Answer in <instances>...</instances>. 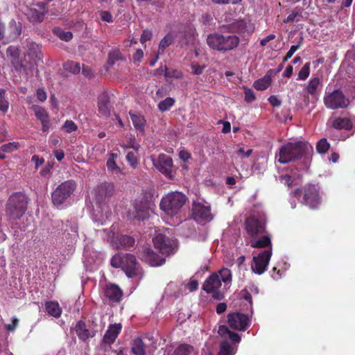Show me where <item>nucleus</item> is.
Instances as JSON below:
<instances>
[{
  "instance_id": "1",
  "label": "nucleus",
  "mask_w": 355,
  "mask_h": 355,
  "mask_svg": "<svg viewBox=\"0 0 355 355\" xmlns=\"http://www.w3.org/2000/svg\"><path fill=\"white\" fill-rule=\"evenodd\" d=\"M30 199L24 192H14L12 193L6 204V216L9 220H19L28 209Z\"/></svg>"
},
{
  "instance_id": "2",
  "label": "nucleus",
  "mask_w": 355,
  "mask_h": 355,
  "mask_svg": "<svg viewBox=\"0 0 355 355\" xmlns=\"http://www.w3.org/2000/svg\"><path fill=\"white\" fill-rule=\"evenodd\" d=\"M312 150L308 142H288L279 149L278 162L283 164L295 162L309 154Z\"/></svg>"
},
{
  "instance_id": "3",
  "label": "nucleus",
  "mask_w": 355,
  "mask_h": 355,
  "mask_svg": "<svg viewBox=\"0 0 355 355\" xmlns=\"http://www.w3.org/2000/svg\"><path fill=\"white\" fill-rule=\"evenodd\" d=\"M240 39L234 35H223L218 33L207 35V44L210 49L225 53L238 47Z\"/></svg>"
},
{
  "instance_id": "4",
  "label": "nucleus",
  "mask_w": 355,
  "mask_h": 355,
  "mask_svg": "<svg viewBox=\"0 0 355 355\" xmlns=\"http://www.w3.org/2000/svg\"><path fill=\"white\" fill-rule=\"evenodd\" d=\"M111 266L114 268H121L128 277L139 274V264L135 255L130 253H117L111 259Z\"/></svg>"
},
{
  "instance_id": "5",
  "label": "nucleus",
  "mask_w": 355,
  "mask_h": 355,
  "mask_svg": "<svg viewBox=\"0 0 355 355\" xmlns=\"http://www.w3.org/2000/svg\"><path fill=\"white\" fill-rule=\"evenodd\" d=\"M187 197L178 191L170 192L163 196L159 207L167 215L175 216L179 213L185 204Z\"/></svg>"
},
{
  "instance_id": "6",
  "label": "nucleus",
  "mask_w": 355,
  "mask_h": 355,
  "mask_svg": "<svg viewBox=\"0 0 355 355\" xmlns=\"http://www.w3.org/2000/svg\"><path fill=\"white\" fill-rule=\"evenodd\" d=\"M266 216L264 213L252 214L244 221L245 230L249 236L256 238L266 233Z\"/></svg>"
},
{
  "instance_id": "7",
  "label": "nucleus",
  "mask_w": 355,
  "mask_h": 355,
  "mask_svg": "<svg viewBox=\"0 0 355 355\" xmlns=\"http://www.w3.org/2000/svg\"><path fill=\"white\" fill-rule=\"evenodd\" d=\"M76 187V182L73 180H69L62 182L51 193L53 204L57 207L64 204L73 194Z\"/></svg>"
},
{
  "instance_id": "8",
  "label": "nucleus",
  "mask_w": 355,
  "mask_h": 355,
  "mask_svg": "<svg viewBox=\"0 0 355 355\" xmlns=\"http://www.w3.org/2000/svg\"><path fill=\"white\" fill-rule=\"evenodd\" d=\"M349 100L343 92L339 89H334L333 92L326 93L324 96V104L330 110H339L347 108L349 105Z\"/></svg>"
},
{
  "instance_id": "9",
  "label": "nucleus",
  "mask_w": 355,
  "mask_h": 355,
  "mask_svg": "<svg viewBox=\"0 0 355 355\" xmlns=\"http://www.w3.org/2000/svg\"><path fill=\"white\" fill-rule=\"evenodd\" d=\"M150 159L153 162V166L160 173L164 174L166 178L173 180L174 175L173 173V159L172 158L164 153H161L155 159L154 156H150Z\"/></svg>"
},
{
  "instance_id": "10",
  "label": "nucleus",
  "mask_w": 355,
  "mask_h": 355,
  "mask_svg": "<svg viewBox=\"0 0 355 355\" xmlns=\"http://www.w3.org/2000/svg\"><path fill=\"white\" fill-rule=\"evenodd\" d=\"M220 286L221 282L219 275L214 272L205 279L202 285V289L207 293H211L214 300H221L224 298V294L220 290Z\"/></svg>"
},
{
  "instance_id": "11",
  "label": "nucleus",
  "mask_w": 355,
  "mask_h": 355,
  "mask_svg": "<svg viewBox=\"0 0 355 355\" xmlns=\"http://www.w3.org/2000/svg\"><path fill=\"white\" fill-rule=\"evenodd\" d=\"M303 203L311 209H318L321 203V197L316 185L309 184L304 186Z\"/></svg>"
},
{
  "instance_id": "12",
  "label": "nucleus",
  "mask_w": 355,
  "mask_h": 355,
  "mask_svg": "<svg viewBox=\"0 0 355 355\" xmlns=\"http://www.w3.org/2000/svg\"><path fill=\"white\" fill-rule=\"evenodd\" d=\"M153 243L159 252L165 255L173 254L176 247L175 241L163 234H157L153 239Z\"/></svg>"
},
{
  "instance_id": "13",
  "label": "nucleus",
  "mask_w": 355,
  "mask_h": 355,
  "mask_svg": "<svg viewBox=\"0 0 355 355\" xmlns=\"http://www.w3.org/2000/svg\"><path fill=\"white\" fill-rule=\"evenodd\" d=\"M227 323L234 329L245 331L250 326V318L248 315L240 312L230 313L227 315Z\"/></svg>"
},
{
  "instance_id": "14",
  "label": "nucleus",
  "mask_w": 355,
  "mask_h": 355,
  "mask_svg": "<svg viewBox=\"0 0 355 355\" xmlns=\"http://www.w3.org/2000/svg\"><path fill=\"white\" fill-rule=\"evenodd\" d=\"M139 256L143 261L153 267L162 266L166 261L165 258L155 253L149 245L141 247L139 250Z\"/></svg>"
},
{
  "instance_id": "15",
  "label": "nucleus",
  "mask_w": 355,
  "mask_h": 355,
  "mask_svg": "<svg viewBox=\"0 0 355 355\" xmlns=\"http://www.w3.org/2000/svg\"><path fill=\"white\" fill-rule=\"evenodd\" d=\"M271 256L272 250H265L254 257L253 264L251 266L252 271L258 275L263 274L267 270Z\"/></svg>"
},
{
  "instance_id": "16",
  "label": "nucleus",
  "mask_w": 355,
  "mask_h": 355,
  "mask_svg": "<svg viewBox=\"0 0 355 355\" xmlns=\"http://www.w3.org/2000/svg\"><path fill=\"white\" fill-rule=\"evenodd\" d=\"M37 64L34 60L28 59L24 55V58H19L18 62L13 67L16 71L26 76H32L33 71L37 69Z\"/></svg>"
},
{
  "instance_id": "17",
  "label": "nucleus",
  "mask_w": 355,
  "mask_h": 355,
  "mask_svg": "<svg viewBox=\"0 0 355 355\" xmlns=\"http://www.w3.org/2000/svg\"><path fill=\"white\" fill-rule=\"evenodd\" d=\"M192 214L194 220L198 222L211 221L213 219L211 207L209 205H205L201 202H193Z\"/></svg>"
},
{
  "instance_id": "18",
  "label": "nucleus",
  "mask_w": 355,
  "mask_h": 355,
  "mask_svg": "<svg viewBox=\"0 0 355 355\" xmlns=\"http://www.w3.org/2000/svg\"><path fill=\"white\" fill-rule=\"evenodd\" d=\"M223 26L228 29L229 32L238 34L247 33L248 35H250L254 31V26L250 21H247L245 19H238Z\"/></svg>"
},
{
  "instance_id": "19",
  "label": "nucleus",
  "mask_w": 355,
  "mask_h": 355,
  "mask_svg": "<svg viewBox=\"0 0 355 355\" xmlns=\"http://www.w3.org/2000/svg\"><path fill=\"white\" fill-rule=\"evenodd\" d=\"M47 12L48 9L46 3L40 2L28 8L26 15L31 22H41L44 20Z\"/></svg>"
},
{
  "instance_id": "20",
  "label": "nucleus",
  "mask_w": 355,
  "mask_h": 355,
  "mask_svg": "<svg viewBox=\"0 0 355 355\" xmlns=\"http://www.w3.org/2000/svg\"><path fill=\"white\" fill-rule=\"evenodd\" d=\"M115 193V187L113 183L104 182L96 187V196L99 202L109 200Z\"/></svg>"
},
{
  "instance_id": "21",
  "label": "nucleus",
  "mask_w": 355,
  "mask_h": 355,
  "mask_svg": "<svg viewBox=\"0 0 355 355\" xmlns=\"http://www.w3.org/2000/svg\"><path fill=\"white\" fill-rule=\"evenodd\" d=\"M123 294L122 290L114 284H107L104 289V296L108 300L109 304L120 302Z\"/></svg>"
},
{
  "instance_id": "22",
  "label": "nucleus",
  "mask_w": 355,
  "mask_h": 355,
  "mask_svg": "<svg viewBox=\"0 0 355 355\" xmlns=\"http://www.w3.org/2000/svg\"><path fill=\"white\" fill-rule=\"evenodd\" d=\"M31 108L34 112L37 119L40 121L42 132H48L50 128V116L46 110L37 105H33Z\"/></svg>"
},
{
  "instance_id": "23",
  "label": "nucleus",
  "mask_w": 355,
  "mask_h": 355,
  "mask_svg": "<svg viewBox=\"0 0 355 355\" xmlns=\"http://www.w3.org/2000/svg\"><path fill=\"white\" fill-rule=\"evenodd\" d=\"M97 100L98 111L99 114L105 118H108L110 115V110L112 107L109 94L107 92H102L98 95Z\"/></svg>"
},
{
  "instance_id": "24",
  "label": "nucleus",
  "mask_w": 355,
  "mask_h": 355,
  "mask_svg": "<svg viewBox=\"0 0 355 355\" xmlns=\"http://www.w3.org/2000/svg\"><path fill=\"white\" fill-rule=\"evenodd\" d=\"M121 329L122 325L121 323L110 324L103 336L102 343L108 345L114 343L120 334Z\"/></svg>"
},
{
  "instance_id": "25",
  "label": "nucleus",
  "mask_w": 355,
  "mask_h": 355,
  "mask_svg": "<svg viewBox=\"0 0 355 355\" xmlns=\"http://www.w3.org/2000/svg\"><path fill=\"white\" fill-rule=\"evenodd\" d=\"M27 51L24 54L28 59L34 60L37 64L38 62H42V53L37 44L33 42H28L26 44Z\"/></svg>"
},
{
  "instance_id": "26",
  "label": "nucleus",
  "mask_w": 355,
  "mask_h": 355,
  "mask_svg": "<svg viewBox=\"0 0 355 355\" xmlns=\"http://www.w3.org/2000/svg\"><path fill=\"white\" fill-rule=\"evenodd\" d=\"M75 330L79 339L83 341L87 340L89 337L94 336V335L91 334L90 331L87 329L86 324L83 320L77 322Z\"/></svg>"
},
{
  "instance_id": "27",
  "label": "nucleus",
  "mask_w": 355,
  "mask_h": 355,
  "mask_svg": "<svg viewBox=\"0 0 355 355\" xmlns=\"http://www.w3.org/2000/svg\"><path fill=\"white\" fill-rule=\"evenodd\" d=\"M134 218L137 220H144L149 217V209L142 202L137 203L135 205V211L133 212Z\"/></svg>"
},
{
  "instance_id": "28",
  "label": "nucleus",
  "mask_w": 355,
  "mask_h": 355,
  "mask_svg": "<svg viewBox=\"0 0 355 355\" xmlns=\"http://www.w3.org/2000/svg\"><path fill=\"white\" fill-rule=\"evenodd\" d=\"M321 85V81L319 78H312L308 82V84L304 87V90L308 94H310L312 97L317 98L318 87Z\"/></svg>"
},
{
  "instance_id": "29",
  "label": "nucleus",
  "mask_w": 355,
  "mask_h": 355,
  "mask_svg": "<svg viewBox=\"0 0 355 355\" xmlns=\"http://www.w3.org/2000/svg\"><path fill=\"white\" fill-rule=\"evenodd\" d=\"M218 333L221 337H228L232 341L236 343H239L241 339L237 333L230 331L226 325H220Z\"/></svg>"
},
{
  "instance_id": "30",
  "label": "nucleus",
  "mask_w": 355,
  "mask_h": 355,
  "mask_svg": "<svg viewBox=\"0 0 355 355\" xmlns=\"http://www.w3.org/2000/svg\"><path fill=\"white\" fill-rule=\"evenodd\" d=\"M272 70H270L263 77L255 80L254 82V87L259 91L266 89L271 84V75L270 73Z\"/></svg>"
},
{
  "instance_id": "31",
  "label": "nucleus",
  "mask_w": 355,
  "mask_h": 355,
  "mask_svg": "<svg viewBox=\"0 0 355 355\" xmlns=\"http://www.w3.org/2000/svg\"><path fill=\"white\" fill-rule=\"evenodd\" d=\"M146 345L141 338H136L131 343V352L135 355H146Z\"/></svg>"
},
{
  "instance_id": "32",
  "label": "nucleus",
  "mask_w": 355,
  "mask_h": 355,
  "mask_svg": "<svg viewBox=\"0 0 355 355\" xmlns=\"http://www.w3.org/2000/svg\"><path fill=\"white\" fill-rule=\"evenodd\" d=\"M129 114L130 116L131 120L135 129L137 130L144 132V126L146 124V120L144 117L139 114H136L133 112L132 111H130Z\"/></svg>"
},
{
  "instance_id": "33",
  "label": "nucleus",
  "mask_w": 355,
  "mask_h": 355,
  "mask_svg": "<svg viewBox=\"0 0 355 355\" xmlns=\"http://www.w3.org/2000/svg\"><path fill=\"white\" fill-rule=\"evenodd\" d=\"M45 309L47 313L54 318H58L62 314V309L57 302H46L45 304Z\"/></svg>"
},
{
  "instance_id": "34",
  "label": "nucleus",
  "mask_w": 355,
  "mask_h": 355,
  "mask_svg": "<svg viewBox=\"0 0 355 355\" xmlns=\"http://www.w3.org/2000/svg\"><path fill=\"white\" fill-rule=\"evenodd\" d=\"M332 126L337 130H349L352 128V122L347 118L337 117L332 122Z\"/></svg>"
},
{
  "instance_id": "35",
  "label": "nucleus",
  "mask_w": 355,
  "mask_h": 355,
  "mask_svg": "<svg viewBox=\"0 0 355 355\" xmlns=\"http://www.w3.org/2000/svg\"><path fill=\"white\" fill-rule=\"evenodd\" d=\"M110 155V157L107 159L106 163L107 170L117 175L122 174V170L120 168V167L118 166L114 160V157H117V155L116 153H111Z\"/></svg>"
},
{
  "instance_id": "36",
  "label": "nucleus",
  "mask_w": 355,
  "mask_h": 355,
  "mask_svg": "<svg viewBox=\"0 0 355 355\" xmlns=\"http://www.w3.org/2000/svg\"><path fill=\"white\" fill-rule=\"evenodd\" d=\"M6 55L10 60L12 66L14 67L15 63L17 62L19 59V49L15 46H10L6 50Z\"/></svg>"
},
{
  "instance_id": "37",
  "label": "nucleus",
  "mask_w": 355,
  "mask_h": 355,
  "mask_svg": "<svg viewBox=\"0 0 355 355\" xmlns=\"http://www.w3.org/2000/svg\"><path fill=\"white\" fill-rule=\"evenodd\" d=\"M254 248H265L271 245V241L269 236L263 235L257 241H253L250 244Z\"/></svg>"
},
{
  "instance_id": "38",
  "label": "nucleus",
  "mask_w": 355,
  "mask_h": 355,
  "mask_svg": "<svg viewBox=\"0 0 355 355\" xmlns=\"http://www.w3.org/2000/svg\"><path fill=\"white\" fill-rule=\"evenodd\" d=\"M119 248H129L135 245V239L130 236L121 235L118 237Z\"/></svg>"
},
{
  "instance_id": "39",
  "label": "nucleus",
  "mask_w": 355,
  "mask_h": 355,
  "mask_svg": "<svg viewBox=\"0 0 355 355\" xmlns=\"http://www.w3.org/2000/svg\"><path fill=\"white\" fill-rule=\"evenodd\" d=\"M53 33L58 36L60 40L69 42L70 41L73 37V34L70 31H64L62 28L59 27H55L53 30Z\"/></svg>"
},
{
  "instance_id": "40",
  "label": "nucleus",
  "mask_w": 355,
  "mask_h": 355,
  "mask_svg": "<svg viewBox=\"0 0 355 355\" xmlns=\"http://www.w3.org/2000/svg\"><path fill=\"white\" fill-rule=\"evenodd\" d=\"M173 41V37L171 34H167L159 42V49H158V54H162L164 53L166 48L169 46Z\"/></svg>"
},
{
  "instance_id": "41",
  "label": "nucleus",
  "mask_w": 355,
  "mask_h": 355,
  "mask_svg": "<svg viewBox=\"0 0 355 355\" xmlns=\"http://www.w3.org/2000/svg\"><path fill=\"white\" fill-rule=\"evenodd\" d=\"M233 347L227 340H223L220 344L218 355H233Z\"/></svg>"
},
{
  "instance_id": "42",
  "label": "nucleus",
  "mask_w": 355,
  "mask_h": 355,
  "mask_svg": "<svg viewBox=\"0 0 355 355\" xmlns=\"http://www.w3.org/2000/svg\"><path fill=\"white\" fill-rule=\"evenodd\" d=\"M175 99L171 97H167L164 100L162 101L157 105V107L159 111L164 112L170 110V108L175 104Z\"/></svg>"
},
{
  "instance_id": "43",
  "label": "nucleus",
  "mask_w": 355,
  "mask_h": 355,
  "mask_svg": "<svg viewBox=\"0 0 355 355\" xmlns=\"http://www.w3.org/2000/svg\"><path fill=\"white\" fill-rule=\"evenodd\" d=\"M63 67L66 71L74 74L79 73L81 69L80 64L73 61L66 62Z\"/></svg>"
},
{
  "instance_id": "44",
  "label": "nucleus",
  "mask_w": 355,
  "mask_h": 355,
  "mask_svg": "<svg viewBox=\"0 0 355 355\" xmlns=\"http://www.w3.org/2000/svg\"><path fill=\"white\" fill-rule=\"evenodd\" d=\"M220 282L223 281L225 284H229L232 282V275L230 269L223 268L218 272Z\"/></svg>"
},
{
  "instance_id": "45",
  "label": "nucleus",
  "mask_w": 355,
  "mask_h": 355,
  "mask_svg": "<svg viewBox=\"0 0 355 355\" xmlns=\"http://www.w3.org/2000/svg\"><path fill=\"white\" fill-rule=\"evenodd\" d=\"M6 92L3 89H0V112L5 114L9 108V102L6 98Z\"/></svg>"
},
{
  "instance_id": "46",
  "label": "nucleus",
  "mask_w": 355,
  "mask_h": 355,
  "mask_svg": "<svg viewBox=\"0 0 355 355\" xmlns=\"http://www.w3.org/2000/svg\"><path fill=\"white\" fill-rule=\"evenodd\" d=\"M125 159L132 168H137V166L139 164L137 153L134 152V151L128 152Z\"/></svg>"
},
{
  "instance_id": "47",
  "label": "nucleus",
  "mask_w": 355,
  "mask_h": 355,
  "mask_svg": "<svg viewBox=\"0 0 355 355\" xmlns=\"http://www.w3.org/2000/svg\"><path fill=\"white\" fill-rule=\"evenodd\" d=\"M164 76L166 78H181L183 76V73L181 71L175 69H168L166 66H164Z\"/></svg>"
},
{
  "instance_id": "48",
  "label": "nucleus",
  "mask_w": 355,
  "mask_h": 355,
  "mask_svg": "<svg viewBox=\"0 0 355 355\" xmlns=\"http://www.w3.org/2000/svg\"><path fill=\"white\" fill-rule=\"evenodd\" d=\"M329 148L330 145L325 138L320 139L316 145V150L318 153L320 154L326 153L329 150Z\"/></svg>"
},
{
  "instance_id": "49",
  "label": "nucleus",
  "mask_w": 355,
  "mask_h": 355,
  "mask_svg": "<svg viewBox=\"0 0 355 355\" xmlns=\"http://www.w3.org/2000/svg\"><path fill=\"white\" fill-rule=\"evenodd\" d=\"M20 145L19 142H10L5 144L1 146V150L4 153H10L15 150H17L19 148Z\"/></svg>"
},
{
  "instance_id": "50",
  "label": "nucleus",
  "mask_w": 355,
  "mask_h": 355,
  "mask_svg": "<svg viewBox=\"0 0 355 355\" xmlns=\"http://www.w3.org/2000/svg\"><path fill=\"white\" fill-rule=\"evenodd\" d=\"M191 349V346L187 344H182L175 349L172 355H189Z\"/></svg>"
},
{
  "instance_id": "51",
  "label": "nucleus",
  "mask_w": 355,
  "mask_h": 355,
  "mask_svg": "<svg viewBox=\"0 0 355 355\" xmlns=\"http://www.w3.org/2000/svg\"><path fill=\"white\" fill-rule=\"evenodd\" d=\"M77 125L71 120H67L61 128V130L66 133H71L76 131Z\"/></svg>"
},
{
  "instance_id": "52",
  "label": "nucleus",
  "mask_w": 355,
  "mask_h": 355,
  "mask_svg": "<svg viewBox=\"0 0 355 355\" xmlns=\"http://www.w3.org/2000/svg\"><path fill=\"white\" fill-rule=\"evenodd\" d=\"M310 74V63L306 62L298 73L297 80H306Z\"/></svg>"
},
{
  "instance_id": "53",
  "label": "nucleus",
  "mask_w": 355,
  "mask_h": 355,
  "mask_svg": "<svg viewBox=\"0 0 355 355\" xmlns=\"http://www.w3.org/2000/svg\"><path fill=\"white\" fill-rule=\"evenodd\" d=\"M153 37V33L149 29H145L143 31L142 34L140 37V42L145 44L146 42L150 41Z\"/></svg>"
},
{
  "instance_id": "54",
  "label": "nucleus",
  "mask_w": 355,
  "mask_h": 355,
  "mask_svg": "<svg viewBox=\"0 0 355 355\" xmlns=\"http://www.w3.org/2000/svg\"><path fill=\"white\" fill-rule=\"evenodd\" d=\"M82 73L87 78H92L94 77V70L87 65L83 64Z\"/></svg>"
},
{
  "instance_id": "55",
  "label": "nucleus",
  "mask_w": 355,
  "mask_h": 355,
  "mask_svg": "<svg viewBox=\"0 0 355 355\" xmlns=\"http://www.w3.org/2000/svg\"><path fill=\"white\" fill-rule=\"evenodd\" d=\"M256 99L255 94L251 89H245V100L248 103H252Z\"/></svg>"
},
{
  "instance_id": "56",
  "label": "nucleus",
  "mask_w": 355,
  "mask_h": 355,
  "mask_svg": "<svg viewBox=\"0 0 355 355\" xmlns=\"http://www.w3.org/2000/svg\"><path fill=\"white\" fill-rule=\"evenodd\" d=\"M191 68L193 71V73L196 75H200L202 73L205 66H201L198 64V63L192 64L191 66Z\"/></svg>"
},
{
  "instance_id": "57",
  "label": "nucleus",
  "mask_w": 355,
  "mask_h": 355,
  "mask_svg": "<svg viewBox=\"0 0 355 355\" xmlns=\"http://www.w3.org/2000/svg\"><path fill=\"white\" fill-rule=\"evenodd\" d=\"M100 15H101V19L103 21H106L108 23L113 21L112 15L109 11H101Z\"/></svg>"
},
{
  "instance_id": "58",
  "label": "nucleus",
  "mask_w": 355,
  "mask_h": 355,
  "mask_svg": "<svg viewBox=\"0 0 355 355\" xmlns=\"http://www.w3.org/2000/svg\"><path fill=\"white\" fill-rule=\"evenodd\" d=\"M37 98L41 101L44 102L46 100L47 95L43 88H38L36 92Z\"/></svg>"
},
{
  "instance_id": "59",
  "label": "nucleus",
  "mask_w": 355,
  "mask_h": 355,
  "mask_svg": "<svg viewBox=\"0 0 355 355\" xmlns=\"http://www.w3.org/2000/svg\"><path fill=\"white\" fill-rule=\"evenodd\" d=\"M144 58V52L141 49H137L132 55L134 62H140Z\"/></svg>"
},
{
  "instance_id": "60",
  "label": "nucleus",
  "mask_w": 355,
  "mask_h": 355,
  "mask_svg": "<svg viewBox=\"0 0 355 355\" xmlns=\"http://www.w3.org/2000/svg\"><path fill=\"white\" fill-rule=\"evenodd\" d=\"M19 320L16 317H13L12 318V322L10 324L6 325V329L8 331H13L16 327L18 326Z\"/></svg>"
},
{
  "instance_id": "61",
  "label": "nucleus",
  "mask_w": 355,
  "mask_h": 355,
  "mask_svg": "<svg viewBox=\"0 0 355 355\" xmlns=\"http://www.w3.org/2000/svg\"><path fill=\"white\" fill-rule=\"evenodd\" d=\"M241 295L244 300L249 302L250 305L252 304V299L251 294L249 293V291L247 289H243L241 291Z\"/></svg>"
},
{
  "instance_id": "62",
  "label": "nucleus",
  "mask_w": 355,
  "mask_h": 355,
  "mask_svg": "<svg viewBox=\"0 0 355 355\" xmlns=\"http://www.w3.org/2000/svg\"><path fill=\"white\" fill-rule=\"evenodd\" d=\"M268 101L274 107H279L281 105V101L275 96H270Z\"/></svg>"
},
{
  "instance_id": "63",
  "label": "nucleus",
  "mask_w": 355,
  "mask_h": 355,
  "mask_svg": "<svg viewBox=\"0 0 355 355\" xmlns=\"http://www.w3.org/2000/svg\"><path fill=\"white\" fill-rule=\"evenodd\" d=\"M227 304L225 302H220L217 304L216 311L218 314H222L227 310Z\"/></svg>"
},
{
  "instance_id": "64",
  "label": "nucleus",
  "mask_w": 355,
  "mask_h": 355,
  "mask_svg": "<svg viewBox=\"0 0 355 355\" xmlns=\"http://www.w3.org/2000/svg\"><path fill=\"white\" fill-rule=\"evenodd\" d=\"M31 161L35 163L36 168H37L40 166L42 165L44 162V159H40L39 156L36 155L32 157Z\"/></svg>"
}]
</instances>
